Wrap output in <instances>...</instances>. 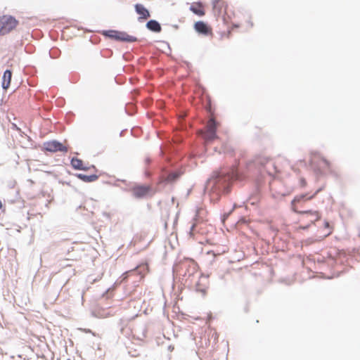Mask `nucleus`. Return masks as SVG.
<instances>
[{
    "label": "nucleus",
    "instance_id": "nucleus-3",
    "mask_svg": "<svg viewBox=\"0 0 360 360\" xmlns=\"http://www.w3.org/2000/svg\"><path fill=\"white\" fill-rule=\"evenodd\" d=\"M102 34L103 35L115 39L117 41L134 42L138 41L136 37L129 35L125 32L110 30L103 31Z\"/></svg>",
    "mask_w": 360,
    "mask_h": 360
},
{
    "label": "nucleus",
    "instance_id": "nucleus-24",
    "mask_svg": "<svg viewBox=\"0 0 360 360\" xmlns=\"http://www.w3.org/2000/svg\"><path fill=\"white\" fill-rule=\"evenodd\" d=\"M13 129H15L18 131H19V133L21 134V136H22V134H24V132H22V131H21V129L17 127V125H16V124H13Z\"/></svg>",
    "mask_w": 360,
    "mask_h": 360
},
{
    "label": "nucleus",
    "instance_id": "nucleus-20",
    "mask_svg": "<svg viewBox=\"0 0 360 360\" xmlns=\"http://www.w3.org/2000/svg\"><path fill=\"white\" fill-rule=\"evenodd\" d=\"M135 109H136V107L134 104L132 103H128L127 104L126 107H125V111L129 115H134V112H135Z\"/></svg>",
    "mask_w": 360,
    "mask_h": 360
},
{
    "label": "nucleus",
    "instance_id": "nucleus-13",
    "mask_svg": "<svg viewBox=\"0 0 360 360\" xmlns=\"http://www.w3.org/2000/svg\"><path fill=\"white\" fill-rule=\"evenodd\" d=\"M184 171L181 169L169 172L166 176L163 177V181L166 183L172 184L175 182L182 174Z\"/></svg>",
    "mask_w": 360,
    "mask_h": 360
},
{
    "label": "nucleus",
    "instance_id": "nucleus-6",
    "mask_svg": "<svg viewBox=\"0 0 360 360\" xmlns=\"http://www.w3.org/2000/svg\"><path fill=\"white\" fill-rule=\"evenodd\" d=\"M179 271L181 275L186 277H191L197 271V265L192 259H186L179 264Z\"/></svg>",
    "mask_w": 360,
    "mask_h": 360
},
{
    "label": "nucleus",
    "instance_id": "nucleus-11",
    "mask_svg": "<svg viewBox=\"0 0 360 360\" xmlns=\"http://www.w3.org/2000/svg\"><path fill=\"white\" fill-rule=\"evenodd\" d=\"M150 187L148 186H137L132 188V195L136 198H144L150 191Z\"/></svg>",
    "mask_w": 360,
    "mask_h": 360
},
{
    "label": "nucleus",
    "instance_id": "nucleus-7",
    "mask_svg": "<svg viewBox=\"0 0 360 360\" xmlns=\"http://www.w3.org/2000/svg\"><path fill=\"white\" fill-rule=\"evenodd\" d=\"M217 123L214 119H211L207 125L203 137L206 143L210 142L215 139L217 136L216 134Z\"/></svg>",
    "mask_w": 360,
    "mask_h": 360
},
{
    "label": "nucleus",
    "instance_id": "nucleus-21",
    "mask_svg": "<svg viewBox=\"0 0 360 360\" xmlns=\"http://www.w3.org/2000/svg\"><path fill=\"white\" fill-rule=\"evenodd\" d=\"M59 54H60V50L56 48L51 49L49 51V55L53 58H58Z\"/></svg>",
    "mask_w": 360,
    "mask_h": 360
},
{
    "label": "nucleus",
    "instance_id": "nucleus-26",
    "mask_svg": "<svg viewBox=\"0 0 360 360\" xmlns=\"http://www.w3.org/2000/svg\"><path fill=\"white\" fill-rule=\"evenodd\" d=\"M132 273H133V271H127L126 273H124V274L122 275V276H123L122 281H124V280L127 278V276L129 274H132Z\"/></svg>",
    "mask_w": 360,
    "mask_h": 360
},
{
    "label": "nucleus",
    "instance_id": "nucleus-29",
    "mask_svg": "<svg viewBox=\"0 0 360 360\" xmlns=\"http://www.w3.org/2000/svg\"><path fill=\"white\" fill-rule=\"evenodd\" d=\"M191 10L193 11V13H197V14H202L203 13L202 12L198 13L197 11L193 9L192 8H191Z\"/></svg>",
    "mask_w": 360,
    "mask_h": 360
},
{
    "label": "nucleus",
    "instance_id": "nucleus-15",
    "mask_svg": "<svg viewBox=\"0 0 360 360\" xmlns=\"http://www.w3.org/2000/svg\"><path fill=\"white\" fill-rule=\"evenodd\" d=\"M146 26L148 30L155 33H159L162 30L160 24L155 20H150Z\"/></svg>",
    "mask_w": 360,
    "mask_h": 360
},
{
    "label": "nucleus",
    "instance_id": "nucleus-32",
    "mask_svg": "<svg viewBox=\"0 0 360 360\" xmlns=\"http://www.w3.org/2000/svg\"><path fill=\"white\" fill-rule=\"evenodd\" d=\"M309 226H303L302 229H307L308 228Z\"/></svg>",
    "mask_w": 360,
    "mask_h": 360
},
{
    "label": "nucleus",
    "instance_id": "nucleus-2",
    "mask_svg": "<svg viewBox=\"0 0 360 360\" xmlns=\"http://www.w3.org/2000/svg\"><path fill=\"white\" fill-rule=\"evenodd\" d=\"M269 167L274 168V162L269 158L263 156L256 157L254 160L249 161L246 165L247 170L249 172H252L255 169L260 170L262 168H264L269 174H271V172H270Z\"/></svg>",
    "mask_w": 360,
    "mask_h": 360
},
{
    "label": "nucleus",
    "instance_id": "nucleus-25",
    "mask_svg": "<svg viewBox=\"0 0 360 360\" xmlns=\"http://www.w3.org/2000/svg\"><path fill=\"white\" fill-rule=\"evenodd\" d=\"M314 242V240H313L312 238H309V239H307L305 241H304V243L306 245H309V244H311Z\"/></svg>",
    "mask_w": 360,
    "mask_h": 360
},
{
    "label": "nucleus",
    "instance_id": "nucleus-4",
    "mask_svg": "<svg viewBox=\"0 0 360 360\" xmlns=\"http://www.w3.org/2000/svg\"><path fill=\"white\" fill-rule=\"evenodd\" d=\"M18 25V21L11 15L0 17V35L6 34L13 30Z\"/></svg>",
    "mask_w": 360,
    "mask_h": 360
},
{
    "label": "nucleus",
    "instance_id": "nucleus-8",
    "mask_svg": "<svg viewBox=\"0 0 360 360\" xmlns=\"http://www.w3.org/2000/svg\"><path fill=\"white\" fill-rule=\"evenodd\" d=\"M44 148L46 150L56 153L58 151L60 152H67L68 148L66 146H63L60 142L58 141H47L44 143Z\"/></svg>",
    "mask_w": 360,
    "mask_h": 360
},
{
    "label": "nucleus",
    "instance_id": "nucleus-9",
    "mask_svg": "<svg viewBox=\"0 0 360 360\" xmlns=\"http://www.w3.org/2000/svg\"><path fill=\"white\" fill-rule=\"evenodd\" d=\"M321 189H318L314 194L312 195L308 196V194H301L295 197V198L292 200V209L294 212L300 213L301 211L297 210L296 204L300 203L302 201L309 200L312 199Z\"/></svg>",
    "mask_w": 360,
    "mask_h": 360
},
{
    "label": "nucleus",
    "instance_id": "nucleus-1",
    "mask_svg": "<svg viewBox=\"0 0 360 360\" xmlns=\"http://www.w3.org/2000/svg\"><path fill=\"white\" fill-rule=\"evenodd\" d=\"M243 178L244 174L238 167H232L229 171H214L206 181L205 191L209 193L212 202H217L222 194L230 192L233 181Z\"/></svg>",
    "mask_w": 360,
    "mask_h": 360
},
{
    "label": "nucleus",
    "instance_id": "nucleus-22",
    "mask_svg": "<svg viewBox=\"0 0 360 360\" xmlns=\"http://www.w3.org/2000/svg\"><path fill=\"white\" fill-rule=\"evenodd\" d=\"M221 1V0H213L212 1V5H213V8L214 9H217V8H219V10L221 9V5H220Z\"/></svg>",
    "mask_w": 360,
    "mask_h": 360
},
{
    "label": "nucleus",
    "instance_id": "nucleus-18",
    "mask_svg": "<svg viewBox=\"0 0 360 360\" xmlns=\"http://www.w3.org/2000/svg\"><path fill=\"white\" fill-rule=\"evenodd\" d=\"M71 165L75 169L84 170V171L88 169V167L83 166L82 160L80 159H78L77 158H72Z\"/></svg>",
    "mask_w": 360,
    "mask_h": 360
},
{
    "label": "nucleus",
    "instance_id": "nucleus-28",
    "mask_svg": "<svg viewBox=\"0 0 360 360\" xmlns=\"http://www.w3.org/2000/svg\"><path fill=\"white\" fill-rule=\"evenodd\" d=\"M301 184H302V186H305V184H306V181H305V180H304V179H302V180H301Z\"/></svg>",
    "mask_w": 360,
    "mask_h": 360
},
{
    "label": "nucleus",
    "instance_id": "nucleus-16",
    "mask_svg": "<svg viewBox=\"0 0 360 360\" xmlns=\"http://www.w3.org/2000/svg\"><path fill=\"white\" fill-rule=\"evenodd\" d=\"M12 77V72L10 70H6L3 75L2 78V87L6 89L10 86L11 80Z\"/></svg>",
    "mask_w": 360,
    "mask_h": 360
},
{
    "label": "nucleus",
    "instance_id": "nucleus-12",
    "mask_svg": "<svg viewBox=\"0 0 360 360\" xmlns=\"http://www.w3.org/2000/svg\"><path fill=\"white\" fill-rule=\"evenodd\" d=\"M134 7L136 13L139 15L138 18L139 22L147 20L150 17L148 10L143 4H136Z\"/></svg>",
    "mask_w": 360,
    "mask_h": 360
},
{
    "label": "nucleus",
    "instance_id": "nucleus-30",
    "mask_svg": "<svg viewBox=\"0 0 360 360\" xmlns=\"http://www.w3.org/2000/svg\"><path fill=\"white\" fill-rule=\"evenodd\" d=\"M325 227L328 228L329 227V223L328 221H325Z\"/></svg>",
    "mask_w": 360,
    "mask_h": 360
},
{
    "label": "nucleus",
    "instance_id": "nucleus-27",
    "mask_svg": "<svg viewBox=\"0 0 360 360\" xmlns=\"http://www.w3.org/2000/svg\"><path fill=\"white\" fill-rule=\"evenodd\" d=\"M195 226V224H193V225L191 226V229H190V232H191V233L192 231H194Z\"/></svg>",
    "mask_w": 360,
    "mask_h": 360
},
{
    "label": "nucleus",
    "instance_id": "nucleus-17",
    "mask_svg": "<svg viewBox=\"0 0 360 360\" xmlns=\"http://www.w3.org/2000/svg\"><path fill=\"white\" fill-rule=\"evenodd\" d=\"M76 176L84 182H93L98 179V176L96 174L86 175L83 174H77Z\"/></svg>",
    "mask_w": 360,
    "mask_h": 360
},
{
    "label": "nucleus",
    "instance_id": "nucleus-19",
    "mask_svg": "<svg viewBox=\"0 0 360 360\" xmlns=\"http://www.w3.org/2000/svg\"><path fill=\"white\" fill-rule=\"evenodd\" d=\"M300 214L310 215L309 220L312 224L320 219V215L317 211L305 210L300 212Z\"/></svg>",
    "mask_w": 360,
    "mask_h": 360
},
{
    "label": "nucleus",
    "instance_id": "nucleus-23",
    "mask_svg": "<svg viewBox=\"0 0 360 360\" xmlns=\"http://www.w3.org/2000/svg\"><path fill=\"white\" fill-rule=\"evenodd\" d=\"M129 354L130 356H133V357H136V356H139V354L138 352H136V351H129Z\"/></svg>",
    "mask_w": 360,
    "mask_h": 360
},
{
    "label": "nucleus",
    "instance_id": "nucleus-33",
    "mask_svg": "<svg viewBox=\"0 0 360 360\" xmlns=\"http://www.w3.org/2000/svg\"><path fill=\"white\" fill-rule=\"evenodd\" d=\"M2 207V202L0 200V209Z\"/></svg>",
    "mask_w": 360,
    "mask_h": 360
},
{
    "label": "nucleus",
    "instance_id": "nucleus-5",
    "mask_svg": "<svg viewBox=\"0 0 360 360\" xmlns=\"http://www.w3.org/2000/svg\"><path fill=\"white\" fill-rule=\"evenodd\" d=\"M310 165L319 172L322 167L329 168L330 162L318 152H311L310 156Z\"/></svg>",
    "mask_w": 360,
    "mask_h": 360
},
{
    "label": "nucleus",
    "instance_id": "nucleus-14",
    "mask_svg": "<svg viewBox=\"0 0 360 360\" xmlns=\"http://www.w3.org/2000/svg\"><path fill=\"white\" fill-rule=\"evenodd\" d=\"M194 28L197 32L204 35H208L211 32L208 25L202 21L196 22L194 25Z\"/></svg>",
    "mask_w": 360,
    "mask_h": 360
},
{
    "label": "nucleus",
    "instance_id": "nucleus-10",
    "mask_svg": "<svg viewBox=\"0 0 360 360\" xmlns=\"http://www.w3.org/2000/svg\"><path fill=\"white\" fill-rule=\"evenodd\" d=\"M208 276L202 275L199 281L195 284V290L197 292H201L204 296L206 295L207 289L208 288Z\"/></svg>",
    "mask_w": 360,
    "mask_h": 360
},
{
    "label": "nucleus",
    "instance_id": "nucleus-31",
    "mask_svg": "<svg viewBox=\"0 0 360 360\" xmlns=\"http://www.w3.org/2000/svg\"><path fill=\"white\" fill-rule=\"evenodd\" d=\"M146 163H149L150 162V158H146Z\"/></svg>",
    "mask_w": 360,
    "mask_h": 360
}]
</instances>
